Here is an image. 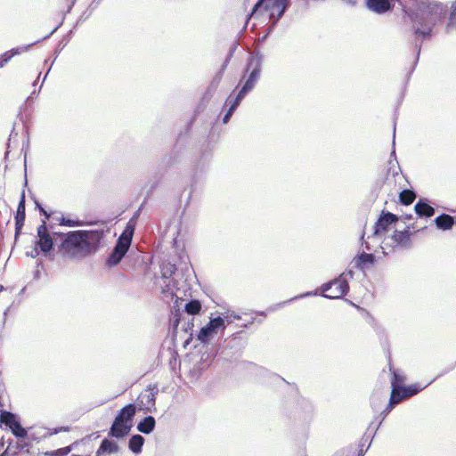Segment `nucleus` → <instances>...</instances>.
<instances>
[{"instance_id": "e2e57ef3", "label": "nucleus", "mask_w": 456, "mask_h": 456, "mask_svg": "<svg viewBox=\"0 0 456 456\" xmlns=\"http://www.w3.org/2000/svg\"><path fill=\"white\" fill-rule=\"evenodd\" d=\"M191 192L189 194V197H188L187 202H186V206L189 205V202L191 200Z\"/></svg>"}, {"instance_id": "5fc2aeb1", "label": "nucleus", "mask_w": 456, "mask_h": 456, "mask_svg": "<svg viewBox=\"0 0 456 456\" xmlns=\"http://www.w3.org/2000/svg\"><path fill=\"white\" fill-rule=\"evenodd\" d=\"M45 455H46V456H57V452H56V451L46 452H45Z\"/></svg>"}, {"instance_id": "6e6d98bb", "label": "nucleus", "mask_w": 456, "mask_h": 456, "mask_svg": "<svg viewBox=\"0 0 456 456\" xmlns=\"http://www.w3.org/2000/svg\"><path fill=\"white\" fill-rule=\"evenodd\" d=\"M58 27H56L54 29H53L47 36L44 37L43 39H46L48 37H50L56 30H57Z\"/></svg>"}, {"instance_id": "393cba45", "label": "nucleus", "mask_w": 456, "mask_h": 456, "mask_svg": "<svg viewBox=\"0 0 456 456\" xmlns=\"http://www.w3.org/2000/svg\"><path fill=\"white\" fill-rule=\"evenodd\" d=\"M416 198V193L411 190H403L399 194V200L403 205H411Z\"/></svg>"}, {"instance_id": "2eb2a0df", "label": "nucleus", "mask_w": 456, "mask_h": 456, "mask_svg": "<svg viewBox=\"0 0 456 456\" xmlns=\"http://www.w3.org/2000/svg\"><path fill=\"white\" fill-rule=\"evenodd\" d=\"M374 262L375 256L373 254L362 252L354 257L352 264H354V267L364 270L368 265H373Z\"/></svg>"}, {"instance_id": "4c0bfd02", "label": "nucleus", "mask_w": 456, "mask_h": 456, "mask_svg": "<svg viewBox=\"0 0 456 456\" xmlns=\"http://www.w3.org/2000/svg\"><path fill=\"white\" fill-rule=\"evenodd\" d=\"M399 403V400L395 399V395L393 396V399H389V403L387 406L382 411L381 414L384 415L383 419L392 411V409L395 407V405Z\"/></svg>"}, {"instance_id": "c85d7f7f", "label": "nucleus", "mask_w": 456, "mask_h": 456, "mask_svg": "<svg viewBox=\"0 0 456 456\" xmlns=\"http://www.w3.org/2000/svg\"><path fill=\"white\" fill-rule=\"evenodd\" d=\"M163 279H170L175 274L176 266L170 263H164L160 266Z\"/></svg>"}, {"instance_id": "49530a36", "label": "nucleus", "mask_w": 456, "mask_h": 456, "mask_svg": "<svg viewBox=\"0 0 456 456\" xmlns=\"http://www.w3.org/2000/svg\"><path fill=\"white\" fill-rule=\"evenodd\" d=\"M271 379L275 383H279V382L286 383V380L283 378H281V376L277 375V374H272L271 375Z\"/></svg>"}, {"instance_id": "20e7f679", "label": "nucleus", "mask_w": 456, "mask_h": 456, "mask_svg": "<svg viewBox=\"0 0 456 456\" xmlns=\"http://www.w3.org/2000/svg\"><path fill=\"white\" fill-rule=\"evenodd\" d=\"M134 233V224H132V221H129L122 233L118 238L115 246L106 261V265L109 267L116 266L121 262L131 246Z\"/></svg>"}, {"instance_id": "a19ab883", "label": "nucleus", "mask_w": 456, "mask_h": 456, "mask_svg": "<svg viewBox=\"0 0 456 456\" xmlns=\"http://www.w3.org/2000/svg\"><path fill=\"white\" fill-rule=\"evenodd\" d=\"M25 219L15 218V239L20 234Z\"/></svg>"}, {"instance_id": "3c124183", "label": "nucleus", "mask_w": 456, "mask_h": 456, "mask_svg": "<svg viewBox=\"0 0 456 456\" xmlns=\"http://www.w3.org/2000/svg\"><path fill=\"white\" fill-rule=\"evenodd\" d=\"M8 454L12 455V443L9 444L6 450L0 454V456H7Z\"/></svg>"}, {"instance_id": "7c9ffc66", "label": "nucleus", "mask_w": 456, "mask_h": 456, "mask_svg": "<svg viewBox=\"0 0 456 456\" xmlns=\"http://www.w3.org/2000/svg\"><path fill=\"white\" fill-rule=\"evenodd\" d=\"M11 431L12 433L13 434V436L19 439H23V438H27V436H28V430L26 428H24L21 425H20V422H17L15 424V426L12 427V428H11Z\"/></svg>"}, {"instance_id": "ddd939ff", "label": "nucleus", "mask_w": 456, "mask_h": 456, "mask_svg": "<svg viewBox=\"0 0 456 456\" xmlns=\"http://www.w3.org/2000/svg\"><path fill=\"white\" fill-rule=\"evenodd\" d=\"M118 451L119 446L117 442L109 438H104L102 440L101 444L95 452V456L112 455L118 453Z\"/></svg>"}, {"instance_id": "7ed1b4c3", "label": "nucleus", "mask_w": 456, "mask_h": 456, "mask_svg": "<svg viewBox=\"0 0 456 456\" xmlns=\"http://www.w3.org/2000/svg\"><path fill=\"white\" fill-rule=\"evenodd\" d=\"M135 412L136 408L134 403H128L121 408L110 428L108 436L117 439L128 436L133 428Z\"/></svg>"}, {"instance_id": "5701e85b", "label": "nucleus", "mask_w": 456, "mask_h": 456, "mask_svg": "<svg viewBox=\"0 0 456 456\" xmlns=\"http://www.w3.org/2000/svg\"><path fill=\"white\" fill-rule=\"evenodd\" d=\"M427 387H428V385H425L422 387L419 384H413V385L407 386V387L403 386V387H401V390L403 392L401 398H404V399L410 398V397L417 395L420 391H422Z\"/></svg>"}, {"instance_id": "f3484780", "label": "nucleus", "mask_w": 456, "mask_h": 456, "mask_svg": "<svg viewBox=\"0 0 456 456\" xmlns=\"http://www.w3.org/2000/svg\"><path fill=\"white\" fill-rule=\"evenodd\" d=\"M414 210L419 217H431L435 214L434 208L429 206L423 199H420L415 204Z\"/></svg>"}, {"instance_id": "2f4dec72", "label": "nucleus", "mask_w": 456, "mask_h": 456, "mask_svg": "<svg viewBox=\"0 0 456 456\" xmlns=\"http://www.w3.org/2000/svg\"><path fill=\"white\" fill-rule=\"evenodd\" d=\"M246 93H243V91L240 90V92L232 101H230L229 97L226 101V103L230 102V107L228 110L234 112L238 106L240 105V103L241 102V101L243 100V98L246 96Z\"/></svg>"}, {"instance_id": "f704fd0d", "label": "nucleus", "mask_w": 456, "mask_h": 456, "mask_svg": "<svg viewBox=\"0 0 456 456\" xmlns=\"http://www.w3.org/2000/svg\"><path fill=\"white\" fill-rule=\"evenodd\" d=\"M59 224L61 225H64V226H68V227H77V226H82L84 224L83 222H81L77 219L74 220V219L65 218V217H61L60 219Z\"/></svg>"}, {"instance_id": "9d476101", "label": "nucleus", "mask_w": 456, "mask_h": 456, "mask_svg": "<svg viewBox=\"0 0 456 456\" xmlns=\"http://www.w3.org/2000/svg\"><path fill=\"white\" fill-rule=\"evenodd\" d=\"M397 220L398 216L388 211H382L374 224L372 236L376 237L387 232L390 225L395 224Z\"/></svg>"}, {"instance_id": "4be33fe9", "label": "nucleus", "mask_w": 456, "mask_h": 456, "mask_svg": "<svg viewBox=\"0 0 456 456\" xmlns=\"http://www.w3.org/2000/svg\"><path fill=\"white\" fill-rule=\"evenodd\" d=\"M19 421L17 416L11 411H2L0 413V424L4 425L10 429Z\"/></svg>"}, {"instance_id": "69168bd1", "label": "nucleus", "mask_w": 456, "mask_h": 456, "mask_svg": "<svg viewBox=\"0 0 456 456\" xmlns=\"http://www.w3.org/2000/svg\"><path fill=\"white\" fill-rule=\"evenodd\" d=\"M411 217H412V216H411V215H406L404 218H405L406 220H410V219H411Z\"/></svg>"}, {"instance_id": "79ce46f5", "label": "nucleus", "mask_w": 456, "mask_h": 456, "mask_svg": "<svg viewBox=\"0 0 456 456\" xmlns=\"http://www.w3.org/2000/svg\"><path fill=\"white\" fill-rule=\"evenodd\" d=\"M75 444H71V445H69V446H66V447H63V448H61V449H58L56 450V452H57V456H65L67 455L73 448Z\"/></svg>"}, {"instance_id": "e433bc0d", "label": "nucleus", "mask_w": 456, "mask_h": 456, "mask_svg": "<svg viewBox=\"0 0 456 456\" xmlns=\"http://www.w3.org/2000/svg\"><path fill=\"white\" fill-rule=\"evenodd\" d=\"M151 390V391L149 394L142 395V398L146 397L147 405L153 406L155 404V395L158 393V388L154 387Z\"/></svg>"}, {"instance_id": "a878e982", "label": "nucleus", "mask_w": 456, "mask_h": 456, "mask_svg": "<svg viewBox=\"0 0 456 456\" xmlns=\"http://www.w3.org/2000/svg\"><path fill=\"white\" fill-rule=\"evenodd\" d=\"M31 446L32 444L29 443V441H19L16 442L15 444H12V455L16 456L21 451H25L27 453H29Z\"/></svg>"}, {"instance_id": "774afa93", "label": "nucleus", "mask_w": 456, "mask_h": 456, "mask_svg": "<svg viewBox=\"0 0 456 456\" xmlns=\"http://www.w3.org/2000/svg\"><path fill=\"white\" fill-rule=\"evenodd\" d=\"M391 157H395V148H394V149H393V151H392Z\"/></svg>"}, {"instance_id": "72a5a7b5", "label": "nucleus", "mask_w": 456, "mask_h": 456, "mask_svg": "<svg viewBox=\"0 0 456 456\" xmlns=\"http://www.w3.org/2000/svg\"><path fill=\"white\" fill-rule=\"evenodd\" d=\"M289 6L293 3L297 11H305L310 7L311 0H287Z\"/></svg>"}, {"instance_id": "9b49d317", "label": "nucleus", "mask_w": 456, "mask_h": 456, "mask_svg": "<svg viewBox=\"0 0 456 456\" xmlns=\"http://www.w3.org/2000/svg\"><path fill=\"white\" fill-rule=\"evenodd\" d=\"M409 229L410 227L408 226L403 231H395L394 234L390 237L392 242L386 244L393 248H411L412 244Z\"/></svg>"}, {"instance_id": "0e129e2a", "label": "nucleus", "mask_w": 456, "mask_h": 456, "mask_svg": "<svg viewBox=\"0 0 456 456\" xmlns=\"http://www.w3.org/2000/svg\"><path fill=\"white\" fill-rule=\"evenodd\" d=\"M364 453H365V452H363V450L361 449L360 452H359V456H363Z\"/></svg>"}, {"instance_id": "39448f33", "label": "nucleus", "mask_w": 456, "mask_h": 456, "mask_svg": "<svg viewBox=\"0 0 456 456\" xmlns=\"http://www.w3.org/2000/svg\"><path fill=\"white\" fill-rule=\"evenodd\" d=\"M289 7L287 0H258L251 11L250 16L266 15L275 24Z\"/></svg>"}, {"instance_id": "f257e3e1", "label": "nucleus", "mask_w": 456, "mask_h": 456, "mask_svg": "<svg viewBox=\"0 0 456 456\" xmlns=\"http://www.w3.org/2000/svg\"><path fill=\"white\" fill-rule=\"evenodd\" d=\"M413 9L406 12L411 21L413 45L419 57L422 44L435 35V28L443 22L448 12L447 4L436 0H412Z\"/></svg>"}, {"instance_id": "dca6fc26", "label": "nucleus", "mask_w": 456, "mask_h": 456, "mask_svg": "<svg viewBox=\"0 0 456 456\" xmlns=\"http://www.w3.org/2000/svg\"><path fill=\"white\" fill-rule=\"evenodd\" d=\"M454 31H456V0L451 4L449 15L444 25V33L451 34Z\"/></svg>"}, {"instance_id": "6ab92c4d", "label": "nucleus", "mask_w": 456, "mask_h": 456, "mask_svg": "<svg viewBox=\"0 0 456 456\" xmlns=\"http://www.w3.org/2000/svg\"><path fill=\"white\" fill-rule=\"evenodd\" d=\"M155 426L156 420L154 417L146 416L137 424V430L142 434L148 435L154 430Z\"/></svg>"}, {"instance_id": "4d7b16f0", "label": "nucleus", "mask_w": 456, "mask_h": 456, "mask_svg": "<svg viewBox=\"0 0 456 456\" xmlns=\"http://www.w3.org/2000/svg\"><path fill=\"white\" fill-rule=\"evenodd\" d=\"M140 209L134 214V217L130 220L132 221V224L135 225V223L134 222V219H135L139 216Z\"/></svg>"}, {"instance_id": "58836bf2", "label": "nucleus", "mask_w": 456, "mask_h": 456, "mask_svg": "<svg viewBox=\"0 0 456 456\" xmlns=\"http://www.w3.org/2000/svg\"><path fill=\"white\" fill-rule=\"evenodd\" d=\"M399 403V400L395 399V395L393 396V399H389V403L387 406L382 411L381 414L384 415L383 419L392 411V409L395 407V405Z\"/></svg>"}, {"instance_id": "f03ea898", "label": "nucleus", "mask_w": 456, "mask_h": 456, "mask_svg": "<svg viewBox=\"0 0 456 456\" xmlns=\"http://www.w3.org/2000/svg\"><path fill=\"white\" fill-rule=\"evenodd\" d=\"M54 235L60 237L57 249L62 257L81 260L97 251L104 231L77 230L66 233L54 232Z\"/></svg>"}, {"instance_id": "c9c22d12", "label": "nucleus", "mask_w": 456, "mask_h": 456, "mask_svg": "<svg viewBox=\"0 0 456 456\" xmlns=\"http://www.w3.org/2000/svg\"><path fill=\"white\" fill-rule=\"evenodd\" d=\"M405 377L399 373L396 370H393V378L391 380V387H394V385L395 387H402L401 385L404 382Z\"/></svg>"}, {"instance_id": "f8f14e48", "label": "nucleus", "mask_w": 456, "mask_h": 456, "mask_svg": "<svg viewBox=\"0 0 456 456\" xmlns=\"http://www.w3.org/2000/svg\"><path fill=\"white\" fill-rule=\"evenodd\" d=\"M367 8L378 14H383L391 11L394 5L389 0H366Z\"/></svg>"}, {"instance_id": "603ef678", "label": "nucleus", "mask_w": 456, "mask_h": 456, "mask_svg": "<svg viewBox=\"0 0 456 456\" xmlns=\"http://www.w3.org/2000/svg\"><path fill=\"white\" fill-rule=\"evenodd\" d=\"M8 454L12 455V443L9 444L6 450L0 454V456H7Z\"/></svg>"}, {"instance_id": "bf43d9fd", "label": "nucleus", "mask_w": 456, "mask_h": 456, "mask_svg": "<svg viewBox=\"0 0 456 456\" xmlns=\"http://www.w3.org/2000/svg\"><path fill=\"white\" fill-rule=\"evenodd\" d=\"M395 125L394 126V136H393V146L395 147Z\"/></svg>"}, {"instance_id": "864d4df0", "label": "nucleus", "mask_w": 456, "mask_h": 456, "mask_svg": "<svg viewBox=\"0 0 456 456\" xmlns=\"http://www.w3.org/2000/svg\"><path fill=\"white\" fill-rule=\"evenodd\" d=\"M35 204L41 213H43L46 217L49 216V215L44 210V208L41 207L40 203L37 200H35Z\"/></svg>"}, {"instance_id": "052dcab7", "label": "nucleus", "mask_w": 456, "mask_h": 456, "mask_svg": "<svg viewBox=\"0 0 456 456\" xmlns=\"http://www.w3.org/2000/svg\"><path fill=\"white\" fill-rule=\"evenodd\" d=\"M346 3L354 5L355 4V1L354 0H346Z\"/></svg>"}, {"instance_id": "cd10ccee", "label": "nucleus", "mask_w": 456, "mask_h": 456, "mask_svg": "<svg viewBox=\"0 0 456 456\" xmlns=\"http://www.w3.org/2000/svg\"><path fill=\"white\" fill-rule=\"evenodd\" d=\"M25 191L20 194V199L17 207L16 215L14 218L25 219L26 217V206H25Z\"/></svg>"}, {"instance_id": "1a4fd4ad", "label": "nucleus", "mask_w": 456, "mask_h": 456, "mask_svg": "<svg viewBox=\"0 0 456 456\" xmlns=\"http://www.w3.org/2000/svg\"><path fill=\"white\" fill-rule=\"evenodd\" d=\"M224 327V318L218 316L210 319L209 322L202 327L198 334V339L202 343H207L210 338L217 334L220 328Z\"/></svg>"}, {"instance_id": "b1692460", "label": "nucleus", "mask_w": 456, "mask_h": 456, "mask_svg": "<svg viewBox=\"0 0 456 456\" xmlns=\"http://www.w3.org/2000/svg\"><path fill=\"white\" fill-rule=\"evenodd\" d=\"M185 312L190 315H195L201 311V303L198 299H191L184 305Z\"/></svg>"}, {"instance_id": "c756f323", "label": "nucleus", "mask_w": 456, "mask_h": 456, "mask_svg": "<svg viewBox=\"0 0 456 456\" xmlns=\"http://www.w3.org/2000/svg\"><path fill=\"white\" fill-rule=\"evenodd\" d=\"M317 293L314 291V292H312V291H309V292H305L304 294H301V295H298V296H296L287 301H284V302H281V303H279L273 306H271L269 307V311H275L277 309H280L281 308L283 305H285L286 304L291 302V301H294L296 299H298V298H303V297H310V296H313V295H316Z\"/></svg>"}, {"instance_id": "a211bd4d", "label": "nucleus", "mask_w": 456, "mask_h": 456, "mask_svg": "<svg viewBox=\"0 0 456 456\" xmlns=\"http://www.w3.org/2000/svg\"><path fill=\"white\" fill-rule=\"evenodd\" d=\"M28 431L27 438L31 444L39 443L49 436V432L45 428H29Z\"/></svg>"}, {"instance_id": "aec40b11", "label": "nucleus", "mask_w": 456, "mask_h": 456, "mask_svg": "<svg viewBox=\"0 0 456 456\" xmlns=\"http://www.w3.org/2000/svg\"><path fill=\"white\" fill-rule=\"evenodd\" d=\"M437 228L446 231L450 230L455 224L454 218L447 214H442L435 219Z\"/></svg>"}, {"instance_id": "13d9d810", "label": "nucleus", "mask_w": 456, "mask_h": 456, "mask_svg": "<svg viewBox=\"0 0 456 456\" xmlns=\"http://www.w3.org/2000/svg\"><path fill=\"white\" fill-rule=\"evenodd\" d=\"M180 322H181V319H180V318H176V317H175V319L174 320V323H175V326H178V325H179V323H180Z\"/></svg>"}, {"instance_id": "a18cd8bd", "label": "nucleus", "mask_w": 456, "mask_h": 456, "mask_svg": "<svg viewBox=\"0 0 456 456\" xmlns=\"http://www.w3.org/2000/svg\"><path fill=\"white\" fill-rule=\"evenodd\" d=\"M47 431L49 432V436H50L52 435H56L62 431H68V428L61 427V428H53L51 431H49V430H47Z\"/></svg>"}, {"instance_id": "c03bdc74", "label": "nucleus", "mask_w": 456, "mask_h": 456, "mask_svg": "<svg viewBox=\"0 0 456 456\" xmlns=\"http://www.w3.org/2000/svg\"><path fill=\"white\" fill-rule=\"evenodd\" d=\"M39 253H40V249L38 247L36 246L35 248L31 252H27V256H30L32 258H36L37 256H39Z\"/></svg>"}, {"instance_id": "0eeeda50", "label": "nucleus", "mask_w": 456, "mask_h": 456, "mask_svg": "<svg viewBox=\"0 0 456 456\" xmlns=\"http://www.w3.org/2000/svg\"><path fill=\"white\" fill-rule=\"evenodd\" d=\"M261 66L262 56L260 54L257 53L248 59L246 72H248L251 67L252 70L250 71L246 82L240 89L243 91V93L248 94L255 87L257 80L260 77Z\"/></svg>"}, {"instance_id": "680f3d73", "label": "nucleus", "mask_w": 456, "mask_h": 456, "mask_svg": "<svg viewBox=\"0 0 456 456\" xmlns=\"http://www.w3.org/2000/svg\"><path fill=\"white\" fill-rule=\"evenodd\" d=\"M418 61H419V59L417 60V57H416L415 61H414V65H413V68H411V70H414V68L417 65Z\"/></svg>"}, {"instance_id": "338daca9", "label": "nucleus", "mask_w": 456, "mask_h": 456, "mask_svg": "<svg viewBox=\"0 0 456 456\" xmlns=\"http://www.w3.org/2000/svg\"><path fill=\"white\" fill-rule=\"evenodd\" d=\"M260 315H262L263 317H266V314L265 312H259L258 313Z\"/></svg>"}, {"instance_id": "de8ad7c7", "label": "nucleus", "mask_w": 456, "mask_h": 456, "mask_svg": "<svg viewBox=\"0 0 456 456\" xmlns=\"http://www.w3.org/2000/svg\"><path fill=\"white\" fill-rule=\"evenodd\" d=\"M233 114V111L228 110L227 112L224 114V118H223V123L224 124H226L229 122L231 117L232 116Z\"/></svg>"}, {"instance_id": "bb28decb", "label": "nucleus", "mask_w": 456, "mask_h": 456, "mask_svg": "<svg viewBox=\"0 0 456 456\" xmlns=\"http://www.w3.org/2000/svg\"><path fill=\"white\" fill-rule=\"evenodd\" d=\"M386 401V395L382 393H374L370 396L371 408L378 411L380 409L381 404Z\"/></svg>"}, {"instance_id": "473e14b6", "label": "nucleus", "mask_w": 456, "mask_h": 456, "mask_svg": "<svg viewBox=\"0 0 456 456\" xmlns=\"http://www.w3.org/2000/svg\"><path fill=\"white\" fill-rule=\"evenodd\" d=\"M246 93H243V91L240 90V92L232 101H230L229 97L226 101V103L230 102V107L228 110L234 112L238 106L240 105V103L241 102V101L243 100V98L246 96Z\"/></svg>"}, {"instance_id": "423d86ee", "label": "nucleus", "mask_w": 456, "mask_h": 456, "mask_svg": "<svg viewBox=\"0 0 456 456\" xmlns=\"http://www.w3.org/2000/svg\"><path fill=\"white\" fill-rule=\"evenodd\" d=\"M354 278V272L347 270L342 273L337 279L326 282L321 286L322 296L326 298H341L349 290L348 281Z\"/></svg>"}, {"instance_id": "6e6552de", "label": "nucleus", "mask_w": 456, "mask_h": 456, "mask_svg": "<svg viewBox=\"0 0 456 456\" xmlns=\"http://www.w3.org/2000/svg\"><path fill=\"white\" fill-rule=\"evenodd\" d=\"M38 240L36 241V246L39 248L40 251L47 256L53 248L54 242L56 245L60 243V237L53 236L50 234L45 222H43L37 230Z\"/></svg>"}, {"instance_id": "ea45409f", "label": "nucleus", "mask_w": 456, "mask_h": 456, "mask_svg": "<svg viewBox=\"0 0 456 456\" xmlns=\"http://www.w3.org/2000/svg\"><path fill=\"white\" fill-rule=\"evenodd\" d=\"M402 394H403V392L401 390V387H395L394 385V387H392L390 399H393V396L395 395V399L399 400V403H401L403 400H404V398H401Z\"/></svg>"}, {"instance_id": "412c9836", "label": "nucleus", "mask_w": 456, "mask_h": 456, "mask_svg": "<svg viewBox=\"0 0 456 456\" xmlns=\"http://www.w3.org/2000/svg\"><path fill=\"white\" fill-rule=\"evenodd\" d=\"M144 437L141 435H133L128 442V448L131 452L138 454L142 452L144 444Z\"/></svg>"}, {"instance_id": "09e8293b", "label": "nucleus", "mask_w": 456, "mask_h": 456, "mask_svg": "<svg viewBox=\"0 0 456 456\" xmlns=\"http://www.w3.org/2000/svg\"><path fill=\"white\" fill-rule=\"evenodd\" d=\"M210 159V153H203L200 158V162L202 161V164L205 165L208 163Z\"/></svg>"}, {"instance_id": "37998d69", "label": "nucleus", "mask_w": 456, "mask_h": 456, "mask_svg": "<svg viewBox=\"0 0 456 456\" xmlns=\"http://www.w3.org/2000/svg\"><path fill=\"white\" fill-rule=\"evenodd\" d=\"M232 53H230L229 57L225 60V61L224 62L223 66H222V69H220V71L217 73L216 77V79L217 81H219L221 78H222V76H223V73L224 71V69H226L228 63H229V61H230V58L232 56Z\"/></svg>"}, {"instance_id": "8fccbe9b", "label": "nucleus", "mask_w": 456, "mask_h": 456, "mask_svg": "<svg viewBox=\"0 0 456 456\" xmlns=\"http://www.w3.org/2000/svg\"><path fill=\"white\" fill-rule=\"evenodd\" d=\"M232 318V319H235V320H240V316L239 314H231L230 315H228V314L226 315H224V318L226 319H229V318ZM227 322L230 323L232 322L231 320H227Z\"/></svg>"}, {"instance_id": "4468645a", "label": "nucleus", "mask_w": 456, "mask_h": 456, "mask_svg": "<svg viewBox=\"0 0 456 456\" xmlns=\"http://www.w3.org/2000/svg\"><path fill=\"white\" fill-rule=\"evenodd\" d=\"M41 40L39 39L32 44L27 45H22V46H18V47L12 48V49L4 53L2 55H0V68H3L15 55H19L24 52L28 51L31 46H33L34 45H36L37 43H38Z\"/></svg>"}]
</instances>
